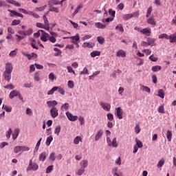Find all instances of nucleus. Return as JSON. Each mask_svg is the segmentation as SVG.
I'll list each match as a JSON object with an SVG mask.
<instances>
[{
  "label": "nucleus",
  "instance_id": "obj_38",
  "mask_svg": "<svg viewBox=\"0 0 176 176\" xmlns=\"http://www.w3.org/2000/svg\"><path fill=\"white\" fill-rule=\"evenodd\" d=\"M53 170H54V165H49L46 168V173L50 174V173H52Z\"/></svg>",
  "mask_w": 176,
  "mask_h": 176
},
{
  "label": "nucleus",
  "instance_id": "obj_62",
  "mask_svg": "<svg viewBox=\"0 0 176 176\" xmlns=\"http://www.w3.org/2000/svg\"><path fill=\"white\" fill-rule=\"evenodd\" d=\"M79 121H80V123L81 125H84L85 124V117H83L82 116H80Z\"/></svg>",
  "mask_w": 176,
  "mask_h": 176
},
{
  "label": "nucleus",
  "instance_id": "obj_33",
  "mask_svg": "<svg viewBox=\"0 0 176 176\" xmlns=\"http://www.w3.org/2000/svg\"><path fill=\"white\" fill-rule=\"evenodd\" d=\"M80 141H82V136H76L74 139V143L75 144H79Z\"/></svg>",
  "mask_w": 176,
  "mask_h": 176
},
{
  "label": "nucleus",
  "instance_id": "obj_10",
  "mask_svg": "<svg viewBox=\"0 0 176 176\" xmlns=\"http://www.w3.org/2000/svg\"><path fill=\"white\" fill-rule=\"evenodd\" d=\"M66 116L70 121H76L78 118V116H73L69 111H66Z\"/></svg>",
  "mask_w": 176,
  "mask_h": 176
},
{
  "label": "nucleus",
  "instance_id": "obj_16",
  "mask_svg": "<svg viewBox=\"0 0 176 176\" xmlns=\"http://www.w3.org/2000/svg\"><path fill=\"white\" fill-rule=\"evenodd\" d=\"M104 133V131L102 129H99L97 132V133L96 134L95 136V140H99V139H100Z\"/></svg>",
  "mask_w": 176,
  "mask_h": 176
},
{
  "label": "nucleus",
  "instance_id": "obj_54",
  "mask_svg": "<svg viewBox=\"0 0 176 176\" xmlns=\"http://www.w3.org/2000/svg\"><path fill=\"white\" fill-rule=\"evenodd\" d=\"M164 95H165V94H164V89H160L158 91V96H160V98H164Z\"/></svg>",
  "mask_w": 176,
  "mask_h": 176
},
{
  "label": "nucleus",
  "instance_id": "obj_36",
  "mask_svg": "<svg viewBox=\"0 0 176 176\" xmlns=\"http://www.w3.org/2000/svg\"><path fill=\"white\" fill-rule=\"evenodd\" d=\"M56 91H58V92H59V94H61V95H65V91L64 89V88H61V87H56Z\"/></svg>",
  "mask_w": 176,
  "mask_h": 176
},
{
  "label": "nucleus",
  "instance_id": "obj_21",
  "mask_svg": "<svg viewBox=\"0 0 176 176\" xmlns=\"http://www.w3.org/2000/svg\"><path fill=\"white\" fill-rule=\"evenodd\" d=\"M30 41H32V43H30V45L32 47V48L38 50L39 47L37 45L36 40H34V38H30Z\"/></svg>",
  "mask_w": 176,
  "mask_h": 176
},
{
  "label": "nucleus",
  "instance_id": "obj_44",
  "mask_svg": "<svg viewBox=\"0 0 176 176\" xmlns=\"http://www.w3.org/2000/svg\"><path fill=\"white\" fill-rule=\"evenodd\" d=\"M61 131V126L60 125H57L54 129V133H56V135H59L60 132Z\"/></svg>",
  "mask_w": 176,
  "mask_h": 176
},
{
  "label": "nucleus",
  "instance_id": "obj_34",
  "mask_svg": "<svg viewBox=\"0 0 176 176\" xmlns=\"http://www.w3.org/2000/svg\"><path fill=\"white\" fill-rule=\"evenodd\" d=\"M172 136H173L172 131L168 130L166 132V138L168 142L171 141Z\"/></svg>",
  "mask_w": 176,
  "mask_h": 176
},
{
  "label": "nucleus",
  "instance_id": "obj_6",
  "mask_svg": "<svg viewBox=\"0 0 176 176\" xmlns=\"http://www.w3.org/2000/svg\"><path fill=\"white\" fill-rule=\"evenodd\" d=\"M23 55L27 56L29 60H31V59H36L38 57L37 54L35 52H32V54H28V52H23Z\"/></svg>",
  "mask_w": 176,
  "mask_h": 176
},
{
  "label": "nucleus",
  "instance_id": "obj_43",
  "mask_svg": "<svg viewBox=\"0 0 176 176\" xmlns=\"http://www.w3.org/2000/svg\"><path fill=\"white\" fill-rule=\"evenodd\" d=\"M40 76H41L40 72H36L34 73V80L36 81H40Z\"/></svg>",
  "mask_w": 176,
  "mask_h": 176
},
{
  "label": "nucleus",
  "instance_id": "obj_57",
  "mask_svg": "<svg viewBox=\"0 0 176 176\" xmlns=\"http://www.w3.org/2000/svg\"><path fill=\"white\" fill-rule=\"evenodd\" d=\"M55 91H56V87H53L52 89H50L47 92V95H53L54 94Z\"/></svg>",
  "mask_w": 176,
  "mask_h": 176
},
{
  "label": "nucleus",
  "instance_id": "obj_24",
  "mask_svg": "<svg viewBox=\"0 0 176 176\" xmlns=\"http://www.w3.org/2000/svg\"><path fill=\"white\" fill-rule=\"evenodd\" d=\"M170 43H176V32L173 34H170L168 37Z\"/></svg>",
  "mask_w": 176,
  "mask_h": 176
},
{
  "label": "nucleus",
  "instance_id": "obj_49",
  "mask_svg": "<svg viewBox=\"0 0 176 176\" xmlns=\"http://www.w3.org/2000/svg\"><path fill=\"white\" fill-rule=\"evenodd\" d=\"M111 143H112L111 145L113 146V147H118V143L117 142V138H113Z\"/></svg>",
  "mask_w": 176,
  "mask_h": 176
},
{
  "label": "nucleus",
  "instance_id": "obj_28",
  "mask_svg": "<svg viewBox=\"0 0 176 176\" xmlns=\"http://www.w3.org/2000/svg\"><path fill=\"white\" fill-rule=\"evenodd\" d=\"M155 41H156L155 38H148L147 39V44L148 45H156Z\"/></svg>",
  "mask_w": 176,
  "mask_h": 176
},
{
  "label": "nucleus",
  "instance_id": "obj_17",
  "mask_svg": "<svg viewBox=\"0 0 176 176\" xmlns=\"http://www.w3.org/2000/svg\"><path fill=\"white\" fill-rule=\"evenodd\" d=\"M3 77H4L5 80H6L7 81H10V80H11L10 74H8V71L6 65L5 72H3Z\"/></svg>",
  "mask_w": 176,
  "mask_h": 176
},
{
  "label": "nucleus",
  "instance_id": "obj_60",
  "mask_svg": "<svg viewBox=\"0 0 176 176\" xmlns=\"http://www.w3.org/2000/svg\"><path fill=\"white\" fill-rule=\"evenodd\" d=\"M32 33H33V29H29L28 30H26V32H25V35L30 36L31 34H32Z\"/></svg>",
  "mask_w": 176,
  "mask_h": 176
},
{
  "label": "nucleus",
  "instance_id": "obj_2",
  "mask_svg": "<svg viewBox=\"0 0 176 176\" xmlns=\"http://www.w3.org/2000/svg\"><path fill=\"white\" fill-rule=\"evenodd\" d=\"M39 166L36 162H33L32 160H30L29 165L27 168V171H37L38 170Z\"/></svg>",
  "mask_w": 176,
  "mask_h": 176
},
{
  "label": "nucleus",
  "instance_id": "obj_53",
  "mask_svg": "<svg viewBox=\"0 0 176 176\" xmlns=\"http://www.w3.org/2000/svg\"><path fill=\"white\" fill-rule=\"evenodd\" d=\"M74 85H75V84H74V81H72V80H69L67 82V86L69 88H74Z\"/></svg>",
  "mask_w": 176,
  "mask_h": 176
},
{
  "label": "nucleus",
  "instance_id": "obj_14",
  "mask_svg": "<svg viewBox=\"0 0 176 176\" xmlns=\"http://www.w3.org/2000/svg\"><path fill=\"white\" fill-rule=\"evenodd\" d=\"M69 38L72 39V43L76 45L77 41H80V38L79 34H76V36H72V37H69Z\"/></svg>",
  "mask_w": 176,
  "mask_h": 176
},
{
  "label": "nucleus",
  "instance_id": "obj_13",
  "mask_svg": "<svg viewBox=\"0 0 176 176\" xmlns=\"http://www.w3.org/2000/svg\"><path fill=\"white\" fill-rule=\"evenodd\" d=\"M100 104L102 107V109H104V110H107V111H109L111 109L110 103H104V102H100Z\"/></svg>",
  "mask_w": 176,
  "mask_h": 176
},
{
  "label": "nucleus",
  "instance_id": "obj_55",
  "mask_svg": "<svg viewBox=\"0 0 176 176\" xmlns=\"http://www.w3.org/2000/svg\"><path fill=\"white\" fill-rule=\"evenodd\" d=\"M97 40L100 44H104V38L101 36H99L98 37H97Z\"/></svg>",
  "mask_w": 176,
  "mask_h": 176
},
{
  "label": "nucleus",
  "instance_id": "obj_45",
  "mask_svg": "<svg viewBox=\"0 0 176 176\" xmlns=\"http://www.w3.org/2000/svg\"><path fill=\"white\" fill-rule=\"evenodd\" d=\"M116 30H119L120 32H121V33H124V28H123L122 25L120 23L116 26Z\"/></svg>",
  "mask_w": 176,
  "mask_h": 176
},
{
  "label": "nucleus",
  "instance_id": "obj_64",
  "mask_svg": "<svg viewBox=\"0 0 176 176\" xmlns=\"http://www.w3.org/2000/svg\"><path fill=\"white\" fill-rule=\"evenodd\" d=\"M114 117H113V114H112V113H107V119L112 121L113 120Z\"/></svg>",
  "mask_w": 176,
  "mask_h": 176
},
{
  "label": "nucleus",
  "instance_id": "obj_31",
  "mask_svg": "<svg viewBox=\"0 0 176 176\" xmlns=\"http://www.w3.org/2000/svg\"><path fill=\"white\" fill-rule=\"evenodd\" d=\"M112 174L113 176H120L119 173H118V166H114L112 168Z\"/></svg>",
  "mask_w": 176,
  "mask_h": 176
},
{
  "label": "nucleus",
  "instance_id": "obj_15",
  "mask_svg": "<svg viewBox=\"0 0 176 176\" xmlns=\"http://www.w3.org/2000/svg\"><path fill=\"white\" fill-rule=\"evenodd\" d=\"M20 132H21V129L19 128H15L12 135V139L14 140H15V139L18 138Z\"/></svg>",
  "mask_w": 176,
  "mask_h": 176
},
{
  "label": "nucleus",
  "instance_id": "obj_39",
  "mask_svg": "<svg viewBox=\"0 0 176 176\" xmlns=\"http://www.w3.org/2000/svg\"><path fill=\"white\" fill-rule=\"evenodd\" d=\"M136 144L138 147V148H141V147H143V143L140 140V139H138V138H135Z\"/></svg>",
  "mask_w": 176,
  "mask_h": 176
},
{
  "label": "nucleus",
  "instance_id": "obj_58",
  "mask_svg": "<svg viewBox=\"0 0 176 176\" xmlns=\"http://www.w3.org/2000/svg\"><path fill=\"white\" fill-rule=\"evenodd\" d=\"M109 15H111V18L114 19V16L116 15V11H113V10L111 8L110 10H109Z\"/></svg>",
  "mask_w": 176,
  "mask_h": 176
},
{
  "label": "nucleus",
  "instance_id": "obj_5",
  "mask_svg": "<svg viewBox=\"0 0 176 176\" xmlns=\"http://www.w3.org/2000/svg\"><path fill=\"white\" fill-rule=\"evenodd\" d=\"M56 104H53V107L50 109V114L52 118H56L58 116V109L56 107Z\"/></svg>",
  "mask_w": 176,
  "mask_h": 176
},
{
  "label": "nucleus",
  "instance_id": "obj_42",
  "mask_svg": "<svg viewBox=\"0 0 176 176\" xmlns=\"http://www.w3.org/2000/svg\"><path fill=\"white\" fill-rule=\"evenodd\" d=\"M165 164V160H164L163 158H162L161 160H160V161L158 162V164H157V166L158 168H162V166H163V165Z\"/></svg>",
  "mask_w": 176,
  "mask_h": 176
},
{
  "label": "nucleus",
  "instance_id": "obj_3",
  "mask_svg": "<svg viewBox=\"0 0 176 176\" xmlns=\"http://www.w3.org/2000/svg\"><path fill=\"white\" fill-rule=\"evenodd\" d=\"M140 16V12L137 11L135 12H133V14H125L123 15V19L124 21H128L129 19H131V18H138Z\"/></svg>",
  "mask_w": 176,
  "mask_h": 176
},
{
  "label": "nucleus",
  "instance_id": "obj_37",
  "mask_svg": "<svg viewBox=\"0 0 176 176\" xmlns=\"http://www.w3.org/2000/svg\"><path fill=\"white\" fill-rule=\"evenodd\" d=\"M52 140H53V136H52V135H50V136H47L46 142H45L47 146H50V144H51V142H52Z\"/></svg>",
  "mask_w": 176,
  "mask_h": 176
},
{
  "label": "nucleus",
  "instance_id": "obj_46",
  "mask_svg": "<svg viewBox=\"0 0 176 176\" xmlns=\"http://www.w3.org/2000/svg\"><path fill=\"white\" fill-rule=\"evenodd\" d=\"M169 37L170 36L166 33H163L159 36V38H166V40H169Z\"/></svg>",
  "mask_w": 176,
  "mask_h": 176
},
{
  "label": "nucleus",
  "instance_id": "obj_61",
  "mask_svg": "<svg viewBox=\"0 0 176 176\" xmlns=\"http://www.w3.org/2000/svg\"><path fill=\"white\" fill-rule=\"evenodd\" d=\"M135 131L136 132V133H140V131H141V128L139 125V124H137L135 126Z\"/></svg>",
  "mask_w": 176,
  "mask_h": 176
},
{
  "label": "nucleus",
  "instance_id": "obj_48",
  "mask_svg": "<svg viewBox=\"0 0 176 176\" xmlns=\"http://www.w3.org/2000/svg\"><path fill=\"white\" fill-rule=\"evenodd\" d=\"M42 139H43V138H40V139H38V140L36 144L35 148H34V150H36V151H38V150L39 148V146H41Z\"/></svg>",
  "mask_w": 176,
  "mask_h": 176
},
{
  "label": "nucleus",
  "instance_id": "obj_23",
  "mask_svg": "<svg viewBox=\"0 0 176 176\" xmlns=\"http://www.w3.org/2000/svg\"><path fill=\"white\" fill-rule=\"evenodd\" d=\"M95 26L96 28H98V29H105L107 28V25H104L103 23H101V22H96Z\"/></svg>",
  "mask_w": 176,
  "mask_h": 176
},
{
  "label": "nucleus",
  "instance_id": "obj_35",
  "mask_svg": "<svg viewBox=\"0 0 176 176\" xmlns=\"http://www.w3.org/2000/svg\"><path fill=\"white\" fill-rule=\"evenodd\" d=\"M2 109H4V110L8 112H10L12 110V107L11 106H8L7 104H3Z\"/></svg>",
  "mask_w": 176,
  "mask_h": 176
},
{
  "label": "nucleus",
  "instance_id": "obj_47",
  "mask_svg": "<svg viewBox=\"0 0 176 176\" xmlns=\"http://www.w3.org/2000/svg\"><path fill=\"white\" fill-rule=\"evenodd\" d=\"M49 158L52 161H55V160H56V153L55 152L50 153V154L49 155Z\"/></svg>",
  "mask_w": 176,
  "mask_h": 176
},
{
  "label": "nucleus",
  "instance_id": "obj_27",
  "mask_svg": "<svg viewBox=\"0 0 176 176\" xmlns=\"http://www.w3.org/2000/svg\"><path fill=\"white\" fill-rule=\"evenodd\" d=\"M91 58H96V56H100L101 55L100 51H92L90 54Z\"/></svg>",
  "mask_w": 176,
  "mask_h": 176
},
{
  "label": "nucleus",
  "instance_id": "obj_50",
  "mask_svg": "<svg viewBox=\"0 0 176 176\" xmlns=\"http://www.w3.org/2000/svg\"><path fill=\"white\" fill-rule=\"evenodd\" d=\"M12 132V128H9L8 131H6V135L7 139H10Z\"/></svg>",
  "mask_w": 176,
  "mask_h": 176
},
{
  "label": "nucleus",
  "instance_id": "obj_1",
  "mask_svg": "<svg viewBox=\"0 0 176 176\" xmlns=\"http://www.w3.org/2000/svg\"><path fill=\"white\" fill-rule=\"evenodd\" d=\"M8 3L10 4H13L14 6H16V7H21L20 3H17L15 0H0V7H6L7 8H10V6H8Z\"/></svg>",
  "mask_w": 176,
  "mask_h": 176
},
{
  "label": "nucleus",
  "instance_id": "obj_4",
  "mask_svg": "<svg viewBox=\"0 0 176 176\" xmlns=\"http://www.w3.org/2000/svg\"><path fill=\"white\" fill-rule=\"evenodd\" d=\"M19 11L20 12H23V14H25L28 15H32L34 18L38 19L39 18V15L36 12H33V11H27V10H24V8H19Z\"/></svg>",
  "mask_w": 176,
  "mask_h": 176
},
{
  "label": "nucleus",
  "instance_id": "obj_40",
  "mask_svg": "<svg viewBox=\"0 0 176 176\" xmlns=\"http://www.w3.org/2000/svg\"><path fill=\"white\" fill-rule=\"evenodd\" d=\"M151 70L153 72H160V70H162V66H159V65L153 66V67H151Z\"/></svg>",
  "mask_w": 176,
  "mask_h": 176
},
{
  "label": "nucleus",
  "instance_id": "obj_56",
  "mask_svg": "<svg viewBox=\"0 0 176 176\" xmlns=\"http://www.w3.org/2000/svg\"><path fill=\"white\" fill-rule=\"evenodd\" d=\"M152 11H153V7H149L147 10V14L146 15V18H149Z\"/></svg>",
  "mask_w": 176,
  "mask_h": 176
},
{
  "label": "nucleus",
  "instance_id": "obj_12",
  "mask_svg": "<svg viewBox=\"0 0 176 176\" xmlns=\"http://www.w3.org/2000/svg\"><path fill=\"white\" fill-rule=\"evenodd\" d=\"M9 12H10V16L12 17L14 16V15H15L16 16H19L20 18H23V14H20L19 12H16V11H14L12 10H8Z\"/></svg>",
  "mask_w": 176,
  "mask_h": 176
},
{
  "label": "nucleus",
  "instance_id": "obj_18",
  "mask_svg": "<svg viewBox=\"0 0 176 176\" xmlns=\"http://www.w3.org/2000/svg\"><path fill=\"white\" fill-rule=\"evenodd\" d=\"M116 56H121L122 58H125L126 56V52L123 50H119L116 52Z\"/></svg>",
  "mask_w": 176,
  "mask_h": 176
},
{
  "label": "nucleus",
  "instance_id": "obj_30",
  "mask_svg": "<svg viewBox=\"0 0 176 176\" xmlns=\"http://www.w3.org/2000/svg\"><path fill=\"white\" fill-rule=\"evenodd\" d=\"M82 8H83L82 4H80L77 7V8L75 10V11L73 12L72 16H75V15H76V14H78L79 12V11H80V10H82Z\"/></svg>",
  "mask_w": 176,
  "mask_h": 176
},
{
  "label": "nucleus",
  "instance_id": "obj_63",
  "mask_svg": "<svg viewBox=\"0 0 176 176\" xmlns=\"http://www.w3.org/2000/svg\"><path fill=\"white\" fill-rule=\"evenodd\" d=\"M4 88H7L8 89H14V86L13 84H8L7 85L4 86Z\"/></svg>",
  "mask_w": 176,
  "mask_h": 176
},
{
  "label": "nucleus",
  "instance_id": "obj_52",
  "mask_svg": "<svg viewBox=\"0 0 176 176\" xmlns=\"http://www.w3.org/2000/svg\"><path fill=\"white\" fill-rule=\"evenodd\" d=\"M21 23V21L19 19H14L12 21L11 25L12 26H16V25H19Z\"/></svg>",
  "mask_w": 176,
  "mask_h": 176
},
{
  "label": "nucleus",
  "instance_id": "obj_8",
  "mask_svg": "<svg viewBox=\"0 0 176 176\" xmlns=\"http://www.w3.org/2000/svg\"><path fill=\"white\" fill-rule=\"evenodd\" d=\"M49 38H50V34H48V33H46L45 32H44V30H41V40L42 41L46 42L49 40Z\"/></svg>",
  "mask_w": 176,
  "mask_h": 176
},
{
  "label": "nucleus",
  "instance_id": "obj_22",
  "mask_svg": "<svg viewBox=\"0 0 176 176\" xmlns=\"http://www.w3.org/2000/svg\"><path fill=\"white\" fill-rule=\"evenodd\" d=\"M18 94H19V91H16V89H14L11 91L9 96L10 98V99H13V98H14V96H18Z\"/></svg>",
  "mask_w": 176,
  "mask_h": 176
},
{
  "label": "nucleus",
  "instance_id": "obj_59",
  "mask_svg": "<svg viewBox=\"0 0 176 176\" xmlns=\"http://www.w3.org/2000/svg\"><path fill=\"white\" fill-rule=\"evenodd\" d=\"M82 47H84V48H92L93 46L91 45V44H90V43H83Z\"/></svg>",
  "mask_w": 176,
  "mask_h": 176
},
{
  "label": "nucleus",
  "instance_id": "obj_20",
  "mask_svg": "<svg viewBox=\"0 0 176 176\" xmlns=\"http://www.w3.org/2000/svg\"><path fill=\"white\" fill-rule=\"evenodd\" d=\"M142 33L143 34H146V36H151V28H145L142 29Z\"/></svg>",
  "mask_w": 176,
  "mask_h": 176
},
{
  "label": "nucleus",
  "instance_id": "obj_51",
  "mask_svg": "<svg viewBox=\"0 0 176 176\" xmlns=\"http://www.w3.org/2000/svg\"><path fill=\"white\" fill-rule=\"evenodd\" d=\"M21 150H22V146H15L14 148V151L16 153H19L20 151H21Z\"/></svg>",
  "mask_w": 176,
  "mask_h": 176
},
{
  "label": "nucleus",
  "instance_id": "obj_11",
  "mask_svg": "<svg viewBox=\"0 0 176 176\" xmlns=\"http://www.w3.org/2000/svg\"><path fill=\"white\" fill-rule=\"evenodd\" d=\"M116 116L120 118V120L123 118V111L121 107H117L116 109Z\"/></svg>",
  "mask_w": 176,
  "mask_h": 176
},
{
  "label": "nucleus",
  "instance_id": "obj_26",
  "mask_svg": "<svg viewBox=\"0 0 176 176\" xmlns=\"http://www.w3.org/2000/svg\"><path fill=\"white\" fill-rule=\"evenodd\" d=\"M40 161H45L47 158V154L45 151H43V153H41L38 157Z\"/></svg>",
  "mask_w": 176,
  "mask_h": 176
},
{
  "label": "nucleus",
  "instance_id": "obj_41",
  "mask_svg": "<svg viewBox=\"0 0 176 176\" xmlns=\"http://www.w3.org/2000/svg\"><path fill=\"white\" fill-rule=\"evenodd\" d=\"M140 89L142 91H145L146 92H148V94L151 93V88H149V87H146L145 85H142V87H140Z\"/></svg>",
  "mask_w": 176,
  "mask_h": 176
},
{
  "label": "nucleus",
  "instance_id": "obj_9",
  "mask_svg": "<svg viewBox=\"0 0 176 176\" xmlns=\"http://www.w3.org/2000/svg\"><path fill=\"white\" fill-rule=\"evenodd\" d=\"M6 67H7V70H8V73L10 76V78L11 80V77H12V72L13 70V66L12 64L10 63V62H8L7 63H6Z\"/></svg>",
  "mask_w": 176,
  "mask_h": 176
},
{
  "label": "nucleus",
  "instance_id": "obj_25",
  "mask_svg": "<svg viewBox=\"0 0 176 176\" xmlns=\"http://www.w3.org/2000/svg\"><path fill=\"white\" fill-rule=\"evenodd\" d=\"M87 165H89V161L87 160H82L80 162V166L82 167V170H85V168H87Z\"/></svg>",
  "mask_w": 176,
  "mask_h": 176
},
{
  "label": "nucleus",
  "instance_id": "obj_32",
  "mask_svg": "<svg viewBox=\"0 0 176 176\" xmlns=\"http://www.w3.org/2000/svg\"><path fill=\"white\" fill-rule=\"evenodd\" d=\"M64 0H62L61 1H59V0H51L50 3L52 5L58 6V4L63 5Z\"/></svg>",
  "mask_w": 176,
  "mask_h": 176
},
{
  "label": "nucleus",
  "instance_id": "obj_29",
  "mask_svg": "<svg viewBox=\"0 0 176 176\" xmlns=\"http://www.w3.org/2000/svg\"><path fill=\"white\" fill-rule=\"evenodd\" d=\"M47 104L49 107H53L54 104H58V102L56 100H47Z\"/></svg>",
  "mask_w": 176,
  "mask_h": 176
},
{
  "label": "nucleus",
  "instance_id": "obj_19",
  "mask_svg": "<svg viewBox=\"0 0 176 176\" xmlns=\"http://www.w3.org/2000/svg\"><path fill=\"white\" fill-rule=\"evenodd\" d=\"M147 23L153 26H156L157 25V22L154 16H151L150 18H148V19H147Z\"/></svg>",
  "mask_w": 176,
  "mask_h": 176
},
{
  "label": "nucleus",
  "instance_id": "obj_7",
  "mask_svg": "<svg viewBox=\"0 0 176 176\" xmlns=\"http://www.w3.org/2000/svg\"><path fill=\"white\" fill-rule=\"evenodd\" d=\"M43 19L44 21L43 29H45L46 30H50V22H49L46 15H43Z\"/></svg>",
  "mask_w": 176,
  "mask_h": 176
}]
</instances>
